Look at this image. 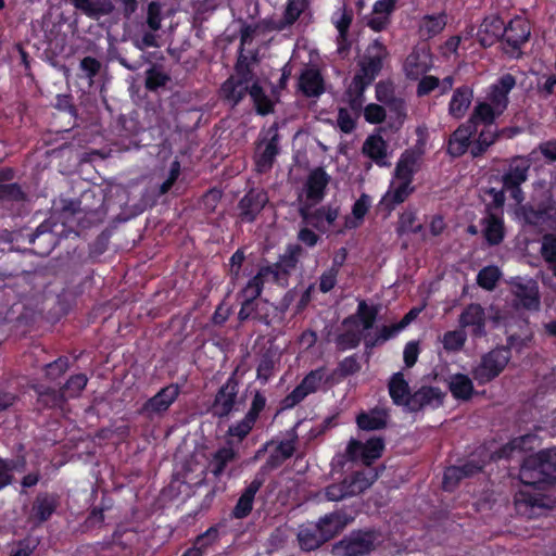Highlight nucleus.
<instances>
[{
  "mask_svg": "<svg viewBox=\"0 0 556 556\" xmlns=\"http://www.w3.org/2000/svg\"><path fill=\"white\" fill-rule=\"evenodd\" d=\"M268 202L267 193L260 189L250 190L239 202L240 217L253 222Z\"/></svg>",
  "mask_w": 556,
  "mask_h": 556,
  "instance_id": "aec40b11",
  "label": "nucleus"
},
{
  "mask_svg": "<svg viewBox=\"0 0 556 556\" xmlns=\"http://www.w3.org/2000/svg\"><path fill=\"white\" fill-rule=\"evenodd\" d=\"M421 157V152L416 150H406L395 168L396 179H406L412 181L413 174L418 169V162Z\"/></svg>",
  "mask_w": 556,
  "mask_h": 556,
  "instance_id": "7c9ffc66",
  "label": "nucleus"
},
{
  "mask_svg": "<svg viewBox=\"0 0 556 556\" xmlns=\"http://www.w3.org/2000/svg\"><path fill=\"white\" fill-rule=\"evenodd\" d=\"M306 3L304 0H289L283 18L279 20V24L274 25V28L283 29L292 25L304 11Z\"/></svg>",
  "mask_w": 556,
  "mask_h": 556,
  "instance_id": "de8ad7c7",
  "label": "nucleus"
},
{
  "mask_svg": "<svg viewBox=\"0 0 556 556\" xmlns=\"http://www.w3.org/2000/svg\"><path fill=\"white\" fill-rule=\"evenodd\" d=\"M101 67V62L92 56H85L79 63V68L83 71L84 76L90 81V84H92L93 78L100 73Z\"/></svg>",
  "mask_w": 556,
  "mask_h": 556,
  "instance_id": "680f3d73",
  "label": "nucleus"
},
{
  "mask_svg": "<svg viewBox=\"0 0 556 556\" xmlns=\"http://www.w3.org/2000/svg\"><path fill=\"white\" fill-rule=\"evenodd\" d=\"M431 54L425 47L415 48L406 58L404 71L407 78L417 80L431 67Z\"/></svg>",
  "mask_w": 556,
  "mask_h": 556,
  "instance_id": "a211bd4d",
  "label": "nucleus"
},
{
  "mask_svg": "<svg viewBox=\"0 0 556 556\" xmlns=\"http://www.w3.org/2000/svg\"><path fill=\"white\" fill-rule=\"evenodd\" d=\"M363 153L378 165H387V142L381 136H369L363 144Z\"/></svg>",
  "mask_w": 556,
  "mask_h": 556,
  "instance_id": "4c0bfd02",
  "label": "nucleus"
},
{
  "mask_svg": "<svg viewBox=\"0 0 556 556\" xmlns=\"http://www.w3.org/2000/svg\"><path fill=\"white\" fill-rule=\"evenodd\" d=\"M530 36L527 23L520 18L511 21L505 26L504 40L514 49H518Z\"/></svg>",
  "mask_w": 556,
  "mask_h": 556,
  "instance_id": "2f4dec72",
  "label": "nucleus"
},
{
  "mask_svg": "<svg viewBox=\"0 0 556 556\" xmlns=\"http://www.w3.org/2000/svg\"><path fill=\"white\" fill-rule=\"evenodd\" d=\"M301 251L300 247H296L293 250L289 251L288 255H285L281 261L274 266H268L261 268L260 273L253 277L247 288L244 289V301L241 305V308L238 314V318L241 321L248 320L250 318L258 319L260 321H263L264 324L268 325L269 320L266 316L261 315L260 313V305L262 304L260 301H256V299L261 295L262 289H263V277L266 275H274V278H278V269L283 270L285 273H288L289 269H292L295 267V264L298 262L296 253Z\"/></svg>",
  "mask_w": 556,
  "mask_h": 556,
  "instance_id": "f257e3e1",
  "label": "nucleus"
},
{
  "mask_svg": "<svg viewBox=\"0 0 556 556\" xmlns=\"http://www.w3.org/2000/svg\"><path fill=\"white\" fill-rule=\"evenodd\" d=\"M37 403L42 408L61 407L65 403V394L61 390H54L43 386H35Z\"/></svg>",
  "mask_w": 556,
  "mask_h": 556,
  "instance_id": "c9c22d12",
  "label": "nucleus"
},
{
  "mask_svg": "<svg viewBox=\"0 0 556 556\" xmlns=\"http://www.w3.org/2000/svg\"><path fill=\"white\" fill-rule=\"evenodd\" d=\"M114 10L115 4L113 0H92L89 17L98 20L101 16L112 14Z\"/></svg>",
  "mask_w": 556,
  "mask_h": 556,
  "instance_id": "0e129e2a",
  "label": "nucleus"
},
{
  "mask_svg": "<svg viewBox=\"0 0 556 556\" xmlns=\"http://www.w3.org/2000/svg\"><path fill=\"white\" fill-rule=\"evenodd\" d=\"M323 377L324 374L321 370H313L302 380L300 386L307 394H309L318 389Z\"/></svg>",
  "mask_w": 556,
  "mask_h": 556,
  "instance_id": "774afa93",
  "label": "nucleus"
},
{
  "mask_svg": "<svg viewBox=\"0 0 556 556\" xmlns=\"http://www.w3.org/2000/svg\"><path fill=\"white\" fill-rule=\"evenodd\" d=\"M179 394L177 386L170 384L161 389L154 396L149 399L140 409V414L149 419L161 416L175 402Z\"/></svg>",
  "mask_w": 556,
  "mask_h": 556,
  "instance_id": "4468645a",
  "label": "nucleus"
},
{
  "mask_svg": "<svg viewBox=\"0 0 556 556\" xmlns=\"http://www.w3.org/2000/svg\"><path fill=\"white\" fill-rule=\"evenodd\" d=\"M87 381L88 379L84 374L72 376L61 389V391L65 394V400L67 397L78 396L79 393L85 389Z\"/></svg>",
  "mask_w": 556,
  "mask_h": 556,
  "instance_id": "6e6d98bb",
  "label": "nucleus"
},
{
  "mask_svg": "<svg viewBox=\"0 0 556 556\" xmlns=\"http://www.w3.org/2000/svg\"><path fill=\"white\" fill-rule=\"evenodd\" d=\"M510 359V350L505 346L496 348L484 354L479 365L472 369L473 379L486 383L496 378Z\"/></svg>",
  "mask_w": 556,
  "mask_h": 556,
  "instance_id": "0eeeda50",
  "label": "nucleus"
},
{
  "mask_svg": "<svg viewBox=\"0 0 556 556\" xmlns=\"http://www.w3.org/2000/svg\"><path fill=\"white\" fill-rule=\"evenodd\" d=\"M446 25L445 16H425L420 25V33L427 37H433L441 33Z\"/></svg>",
  "mask_w": 556,
  "mask_h": 556,
  "instance_id": "8fccbe9b",
  "label": "nucleus"
},
{
  "mask_svg": "<svg viewBox=\"0 0 556 556\" xmlns=\"http://www.w3.org/2000/svg\"><path fill=\"white\" fill-rule=\"evenodd\" d=\"M448 389L457 400L468 401L473 393L471 379L463 374H455L450 377Z\"/></svg>",
  "mask_w": 556,
  "mask_h": 556,
  "instance_id": "e433bc0d",
  "label": "nucleus"
},
{
  "mask_svg": "<svg viewBox=\"0 0 556 556\" xmlns=\"http://www.w3.org/2000/svg\"><path fill=\"white\" fill-rule=\"evenodd\" d=\"M379 309V305L369 306L365 300H359L357 312L342 321L345 331L337 337V346L340 350L356 348L362 341L363 331L374 327Z\"/></svg>",
  "mask_w": 556,
  "mask_h": 556,
  "instance_id": "20e7f679",
  "label": "nucleus"
},
{
  "mask_svg": "<svg viewBox=\"0 0 556 556\" xmlns=\"http://www.w3.org/2000/svg\"><path fill=\"white\" fill-rule=\"evenodd\" d=\"M299 544L304 551H314L327 542L317 523L313 527H303L298 533Z\"/></svg>",
  "mask_w": 556,
  "mask_h": 556,
  "instance_id": "f704fd0d",
  "label": "nucleus"
},
{
  "mask_svg": "<svg viewBox=\"0 0 556 556\" xmlns=\"http://www.w3.org/2000/svg\"><path fill=\"white\" fill-rule=\"evenodd\" d=\"M516 79L510 74L503 75L497 84L493 85L489 96L490 104L503 113L508 105V93L515 87Z\"/></svg>",
  "mask_w": 556,
  "mask_h": 556,
  "instance_id": "393cba45",
  "label": "nucleus"
},
{
  "mask_svg": "<svg viewBox=\"0 0 556 556\" xmlns=\"http://www.w3.org/2000/svg\"><path fill=\"white\" fill-rule=\"evenodd\" d=\"M325 496L328 501L338 502L346 497H351L348 494L346 483L342 480L340 483H333L325 489Z\"/></svg>",
  "mask_w": 556,
  "mask_h": 556,
  "instance_id": "69168bd1",
  "label": "nucleus"
},
{
  "mask_svg": "<svg viewBox=\"0 0 556 556\" xmlns=\"http://www.w3.org/2000/svg\"><path fill=\"white\" fill-rule=\"evenodd\" d=\"M464 479L462 469L458 466L448 467L443 477V488L446 491H452L456 484Z\"/></svg>",
  "mask_w": 556,
  "mask_h": 556,
  "instance_id": "338daca9",
  "label": "nucleus"
},
{
  "mask_svg": "<svg viewBox=\"0 0 556 556\" xmlns=\"http://www.w3.org/2000/svg\"><path fill=\"white\" fill-rule=\"evenodd\" d=\"M267 136L268 138L260 141L257 146L255 165L258 173L269 170L274 164L276 155L279 153V135L276 125L269 127Z\"/></svg>",
  "mask_w": 556,
  "mask_h": 556,
  "instance_id": "ddd939ff",
  "label": "nucleus"
},
{
  "mask_svg": "<svg viewBox=\"0 0 556 556\" xmlns=\"http://www.w3.org/2000/svg\"><path fill=\"white\" fill-rule=\"evenodd\" d=\"M255 422L256 421L254 419L245 415L241 421L229 427L227 434L229 437L237 438L238 441H241L250 433Z\"/></svg>",
  "mask_w": 556,
  "mask_h": 556,
  "instance_id": "13d9d810",
  "label": "nucleus"
},
{
  "mask_svg": "<svg viewBox=\"0 0 556 556\" xmlns=\"http://www.w3.org/2000/svg\"><path fill=\"white\" fill-rule=\"evenodd\" d=\"M161 8L157 3L151 2L148 5L146 22L141 25L157 33L161 29Z\"/></svg>",
  "mask_w": 556,
  "mask_h": 556,
  "instance_id": "052dcab7",
  "label": "nucleus"
},
{
  "mask_svg": "<svg viewBox=\"0 0 556 556\" xmlns=\"http://www.w3.org/2000/svg\"><path fill=\"white\" fill-rule=\"evenodd\" d=\"M352 520L344 511L337 510L325 515L317 521L323 535L327 541L338 535Z\"/></svg>",
  "mask_w": 556,
  "mask_h": 556,
  "instance_id": "a878e982",
  "label": "nucleus"
},
{
  "mask_svg": "<svg viewBox=\"0 0 556 556\" xmlns=\"http://www.w3.org/2000/svg\"><path fill=\"white\" fill-rule=\"evenodd\" d=\"M330 177L321 167L313 169L305 182L306 200L303 205L314 206L319 203L325 195V189Z\"/></svg>",
  "mask_w": 556,
  "mask_h": 556,
  "instance_id": "f3484780",
  "label": "nucleus"
},
{
  "mask_svg": "<svg viewBox=\"0 0 556 556\" xmlns=\"http://www.w3.org/2000/svg\"><path fill=\"white\" fill-rule=\"evenodd\" d=\"M300 88L306 97H318L324 91L323 78L314 68L305 70L300 77Z\"/></svg>",
  "mask_w": 556,
  "mask_h": 556,
  "instance_id": "72a5a7b5",
  "label": "nucleus"
},
{
  "mask_svg": "<svg viewBox=\"0 0 556 556\" xmlns=\"http://www.w3.org/2000/svg\"><path fill=\"white\" fill-rule=\"evenodd\" d=\"M25 459L0 458V490L13 483V471H22L25 468Z\"/></svg>",
  "mask_w": 556,
  "mask_h": 556,
  "instance_id": "37998d69",
  "label": "nucleus"
},
{
  "mask_svg": "<svg viewBox=\"0 0 556 556\" xmlns=\"http://www.w3.org/2000/svg\"><path fill=\"white\" fill-rule=\"evenodd\" d=\"M264 480L261 478H255L244 490V492L239 497L236 506L233 507L232 515L233 517L241 519L247 517L253 506V501L255 497V494L263 485Z\"/></svg>",
  "mask_w": 556,
  "mask_h": 556,
  "instance_id": "cd10ccee",
  "label": "nucleus"
},
{
  "mask_svg": "<svg viewBox=\"0 0 556 556\" xmlns=\"http://www.w3.org/2000/svg\"><path fill=\"white\" fill-rule=\"evenodd\" d=\"M383 448L384 442L381 438H371L366 443L351 439L346 447V455L351 460L361 459L365 465H370L381 456Z\"/></svg>",
  "mask_w": 556,
  "mask_h": 556,
  "instance_id": "f8f14e48",
  "label": "nucleus"
},
{
  "mask_svg": "<svg viewBox=\"0 0 556 556\" xmlns=\"http://www.w3.org/2000/svg\"><path fill=\"white\" fill-rule=\"evenodd\" d=\"M399 180L400 182L394 190L389 191L384 197V201L390 202L393 206L403 203L414 190V188L410 187L412 181H406V179Z\"/></svg>",
  "mask_w": 556,
  "mask_h": 556,
  "instance_id": "3c124183",
  "label": "nucleus"
},
{
  "mask_svg": "<svg viewBox=\"0 0 556 556\" xmlns=\"http://www.w3.org/2000/svg\"><path fill=\"white\" fill-rule=\"evenodd\" d=\"M472 99V91L466 86L459 87L454 91L452 100L450 102V114L456 118L464 115L466 110L469 108Z\"/></svg>",
  "mask_w": 556,
  "mask_h": 556,
  "instance_id": "a19ab883",
  "label": "nucleus"
},
{
  "mask_svg": "<svg viewBox=\"0 0 556 556\" xmlns=\"http://www.w3.org/2000/svg\"><path fill=\"white\" fill-rule=\"evenodd\" d=\"M502 113L494 109L490 103L479 102L471 113L469 118L470 122H473V125L478 129L479 125H483V127L494 126V121Z\"/></svg>",
  "mask_w": 556,
  "mask_h": 556,
  "instance_id": "58836bf2",
  "label": "nucleus"
},
{
  "mask_svg": "<svg viewBox=\"0 0 556 556\" xmlns=\"http://www.w3.org/2000/svg\"><path fill=\"white\" fill-rule=\"evenodd\" d=\"M26 199L25 193L17 184H3L0 179V201L22 202Z\"/></svg>",
  "mask_w": 556,
  "mask_h": 556,
  "instance_id": "4d7b16f0",
  "label": "nucleus"
},
{
  "mask_svg": "<svg viewBox=\"0 0 556 556\" xmlns=\"http://www.w3.org/2000/svg\"><path fill=\"white\" fill-rule=\"evenodd\" d=\"M218 539V530L214 527L207 529L204 533L198 535L194 540L193 547L201 551L202 554Z\"/></svg>",
  "mask_w": 556,
  "mask_h": 556,
  "instance_id": "e2e57ef3",
  "label": "nucleus"
},
{
  "mask_svg": "<svg viewBox=\"0 0 556 556\" xmlns=\"http://www.w3.org/2000/svg\"><path fill=\"white\" fill-rule=\"evenodd\" d=\"M311 208L312 206L302 205L300 207V215L308 225L321 231L328 230L339 215L338 207L321 206L314 211Z\"/></svg>",
  "mask_w": 556,
  "mask_h": 556,
  "instance_id": "dca6fc26",
  "label": "nucleus"
},
{
  "mask_svg": "<svg viewBox=\"0 0 556 556\" xmlns=\"http://www.w3.org/2000/svg\"><path fill=\"white\" fill-rule=\"evenodd\" d=\"M515 507L519 515L536 518L556 508V498L546 494L520 491L515 497Z\"/></svg>",
  "mask_w": 556,
  "mask_h": 556,
  "instance_id": "6e6552de",
  "label": "nucleus"
},
{
  "mask_svg": "<svg viewBox=\"0 0 556 556\" xmlns=\"http://www.w3.org/2000/svg\"><path fill=\"white\" fill-rule=\"evenodd\" d=\"M296 439L298 434L295 432V428H293L289 432V439L279 442L276 448L270 453L263 468L270 471L280 467L293 455Z\"/></svg>",
  "mask_w": 556,
  "mask_h": 556,
  "instance_id": "4be33fe9",
  "label": "nucleus"
},
{
  "mask_svg": "<svg viewBox=\"0 0 556 556\" xmlns=\"http://www.w3.org/2000/svg\"><path fill=\"white\" fill-rule=\"evenodd\" d=\"M91 198H94L92 192H85L79 201H70L64 204L62 212L70 215H76L77 213L94 215L97 214V208L87 204L88 200Z\"/></svg>",
  "mask_w": 556,
  "mask_h": 556,
  "instance_id": "09e8293b",
  "label": "nucleus"
},
{
  "mask_svg": "<svg viewBox=\"0 0 556 556\" xmlns=\"http://www.w3.org/2000/svg\"><path fill=\"white\" fill-rule=\"evenodd\" d=\"M159 39L160 35L156 31L151 30L142 25L140 31L131 37L134 46L140 51H144L148 48H159Z\"/></svg>",
  "mask_w": 556,
  "mask_h": 556,
  "instance_id": "a18cd8bd",
  "label": "nucleus"
},
{
  "mask_svg": "<svg viewBox=\"0 0 556 556\" xmlns=\"http://www.w3.org/2000/svg\"><path fill=\"white\" fill-rule=\"evenodd\" d=\"M516 216L527 226L540 232L556 230V200L547 191L540 201L521 204L516 208Z\"/></svg>",
  "mask_w": 556,
  "mask_h": 556,
  "instance_id": "39448f33",
  "label": "nucleus"
},
{
  "mask_svg": "<svg viewBox=\"0 0 556 556\" xmlns=\"http://www.w3.org/2000/svg\"><path fill=\"white\" fill-rule=\"evenodd\" d=\"M466 341V334L462 330L447 331L443 337V346L447 351L460 350Z\"/></svg>",
  "mask_w": 556,
  "mask_h": 556,
  "instance_id": "bf43d9fd",
  "label": "nucleus"
},
{
  "mask_svg": "<svg viewBox=\"0 0 556 556\" xmlns=\"http://www.w3.org/2000/svg\"><path fill=\"white\" fill-rule=\"evenodd\" d=\"M505 25L496 15L488 16L481 23L477 33L481 46L490 47L500 39H504Z\"/></svg>",
  "mask_w": 556,
  "mask_h": 556,
  "instance_id": "412c9836",
  "label": "nucleus"
},
{
  "mask_svg": "<svg viewBox=\"0 0 556 556\" xmlns=\"http://www.w3.org/2000/svg\"><path fill=\"white\" fill-rule=\"evenodd\" d=\"M531 160L527 156L516 155L508 160L507 168L502 175L503 189L510 193V197L519 205L525 200L521 185L527 181L531 167Z\"/></svg>",
  "mask_w": 556,
  "mask_h": 556,
  "instance_id": "423d86ee",
  "label": "nucleus"
},
{
  "mask_svg": "<svg viewBox=\"0 0 556 556\" xmlns=\"http://www.w3.org/2000/svg\"><path fill=\"white\" fill-rule=\"evenodd\" d=\"M388 417L387 409L375 407L368 413H361L356 422L363 430H380L387 427Z\"/></svg>",
  "mask_w": 556,
  "mask_h": 556,
  "instance_id": "c756f323",
  "label": "nucleus"
},
{
  "mask_svg": "<svg viewBox=\"0 0 556 556\" xmlns=\"http://www.w3.org/2000/svg\"><path fill=\"white\" fill-rule=\"evenodd\" d=\"M540 253L556 276V233H545L542 237Z\"/></svg>",
  "mask_w": 556,
  "mask_h": 556,
  "instance_id": "c03bdc74",
  "label": "nucleus"
},
{
  "mask_svg": "<svg viewBox=\"0 0 556 556\" xmlns=\"http://www.w3.org/2000/svg\"><path fill=\"white\" fill-rule=\"evenodd\" d=\"M43 238L47 242L46 247H42L39 254L46 255L50 252L51 247L54 245V236L52 233V224L48 220L41 223L34 232L28 235L29 243H35L37 239Z\"/></svg>",
  "mask_w": 556,
  "mask_h": 556,
  "instance_id": "49530a36",
  "label": "nucleus"
},
{
  "mask_svg": "<svg viewBox=\"0 0 556 556\" xmlns=\"http://www.w3.org/2000/svg\"><path fill=\"white\" fill-rule=\"evenodd\" d=\"M460 327H471L475 337L485 336V314L480 304H469L459 316Z\"/></svg>",
  "mask_w": 556,
  "mask_h": 556,
  "instance_id": "b1692460",
  "label": "nucleus"
},
{
  "mask_svg": "<svg viewBox=\"0 0 556 556\" xmlns=\"http://www.w3.org/2000/svg\"><path fill=\"white\" fill-rule=\"evenodd\" d=\"M238 388V379L236 378V374H232L215 395L214 402L211 406V413L213 416L224 418L230 415L237 403Z\"/></svg>",
  "mask_w": 556,
  "mask_h": 556,
  "instance_id": "9b49d317",
  "label": "nucleus"
},
{
  "mask_svg": "<svg viewBox=\"0 0 556 556\" xmlns=\"http://www.w3.org/2000/svg\"><path fill=\"white\" fill-rule=\"evenodd\" d=\"M511 292L518 303L526 309L540 308L539 286L533 279L515 278L510 282Z\"/></svg>",
  "mask_w": 556,
  "mask_h": 556,
  "instance_id": "2eb2a0df",
  "label": "nucleus"
},
{
  "mask_svg": "<svg viewBox=\"0 0 556 556\" xmlns=\"http://www.w3.org/2000/svg\"><path fill=\"white\" fill-rule=\"evenodd\" d=\"M483 236L490 245H497L504 239L503 219L488 210L486 216L482 219Z\"/></svg>",
  "mask_w": 556,
  "mask_h": 556,
  "instance_id": "c85d7f7f",
  "label": "nucleus"
},
{
  "mask_svg": "<svg viewBox=\"0 0 556 556\" xmlns=\"http://www.w3.org/2000/svg\"><path fill=\"white\" fill-rule=\"evenodd\" d=\"M377 534L375 531H353L333 546L337 555L364 556L376 547Z\"/></svg>",
  "mask_w": 556,
  "mask_h": 556,
  "instance_id": "1a4fd4ad",
  "label": "nucleus"
},
{
  "mask_svg": "<svg viewBox=\"0 0 556 556\" xmlns=\"http://www.w3.org/2000/svg\"><path fill=\"white\" fill-rule=\"evenodd\" d=\"M444 396L445 393L439 388L421 387L408 396L406 407L410 412H418L426 406H440L443 403Z\"/></svg>",
  "mask_w": 556,
  "mask_h": 556,
  "instance_id": "6ab92c4d",
  "label": "nucleus"
},
{
  "mask_svg": "<svg viewBox=\"0 0 556 556\" xmlns=\"http://www.w3.org/2000/svg\"><path fill=\"white\" fill-rule=\"evenodd\" d=\"M415 222H416V212L410 208L404 211L400 216V220H399L397 228H396L397 233L399 235H403L406 232L417 233V232L421 231L422 225L421 224L415 225Z\"/></svg>",
  "mask_w": 556,
  "mask_h": 556,
  "instance_id": "603ef678",
  "label": "nucleus"
},
{
  "mask_svg": "<svg viewBox=\"0 0 556 556\" xmlns=\"http://www.w3.org/2000/svg\"><path fill=\"white\" fill-rule=\"evenodd\" d=\"M371 84L367 83L361 76L354 75L352 81L344 92V101L349 104L350 109L359 114L364 104V91Z\"/></svg>",
  "mask_w": 556,
  "mask_h": 556,
  "instance_id": "bb28decb",
  "label": "nucleus"
},
{
  "mask_svg": "<svg viewBox=\"0 0 556 556\" xmlns=\"http://www.w3.org/2000/svg\"><path fill=\"white\" fill-rule=\"evenodd\" d=\"M500 276L501 273L497 267L486 266L478 273L477 283L485 290H493Z\"/></svg>",
  "mask_w": 556,
  "mask_h": 556,
  "instance_id": "5fc2aeb1",
  "label": "nucleus"
},
{
  "mask_svg": "<svg viewBox=\"0 0 556 556\" xmlns=\"http://www.w3.org/2000/svg\"><path fill=\"white\" fill-rule=\"evenodd\" d=\"M377 479V473L369 471H356L344 480L346 483L348 494L351 496L358 495L366 491Z\"/></svg>",
  "mask_w": 556,
  "mask_h": 556,
  "instance_id": "473e14b6",
  "label": "nucleus"
},
{
  "mask_svg": "<svg viewBox=\"0 0 556 556\" xmlns=\"http://www.w3.org/2000/svg\"><path fill=\"white\" fill-rule=\"evenodd\" d=\"M169 81V76L164 73L160 67L152 66L146 72V88L149 90H156L164 87Z\"/></svg>",
  "mask_w": 556,
  "mask_h": 556,
  "instance_id": "864d4df0",
  "label": "nucleus"
},
{
  "mask_svg": "<svg viewBox=\"0 0 556 556\" xmlns=\"http://www.w3.org/2000/svg\"><path fill=\"white\" fill-rule=\"evenodd\" d=\"M258 65V56L256 52L245 54L242 50L239 53L235 74L231 75L222 86L225 98L232 103L238 104L245 96L249 87L258 81L254 68Z\"/></svg>",
  "mask_w": 556,
  "mask_h": 556,
  "instance_id": "7ed1b4c3",
  "label": "nucleus"
},
{
  "mask_svg": "<svg viewBox=\"0 0 556 556\" xmlns=\"http://www.w3.org/2000/svg\"><path fill=\"white\" fill-rule=\"evenodd\" d=\"M520 481L536 489L556 482V448L541 451L523 460L519 471Z\"/></svg>",
  "mask_w": 556,
  "mask_h": 556,
  "instance_id": "f03ea898",
  "label": "nucleus"
},
{
  "mask_svg": "<svg viewBox=\"0 0 556 556\" xmlns=\"http://www.w3.org/2000/svg\"><path fill=\"white\" fill-rule=\"evenodd\" d=\"M389 393L394 404L406 406L409 394V386L402 372H396L389 381Z\"/></svg>",
  "mask_w": 556,
  "mask_h": 556,
  "instance_id": "ea45409f",
  "label": "nucleus"
},
{
  "mask_svg": "<svg viewBox=\"0 0 556 556\" xmlns=\"http://www.w3.org/2000/svg\"><path fill=\"white\" fill-rule=\"evenodd\" d=\"M255 110L260 115H267L274 111V102L267 97L258 81H254L248 89Z\"/></svg>",
  "mask_w": 556,
  "mask_h": 556,
  "instance_id": "79ce46f5",
  "label": "nucleus"
},
{
  "mask_svg": "<svg viewBox=\"0 0 556 556\" xmlns=\"http://www.w3.org/2000/svg\"><path fill=\"white\" fill-rule=\"evenodd\" d=\"M58 505L59 498L55 494L39 493L33 503L29 519L40 525L52 516Z\"/></svg>",
  "mask_w": 556,
  "mask_h": 556,
  "instance_id": "5701e85b",
  "label": "nucleus"
},
{
  "mask_svg": "<svg viewBox=\"0 0 556 556\" xmlns=\"http://www.w3.org/2000/svg\"><path fill=\"white\" fill-rule=\"evenodd\" d=\"M389 55L386 46L378 39L374 40L366 49L362 60L358 62L359 70L356 75L367 83L372 84L382 70L383 60Z\"/></svg>",
  "mask_w": 556,
  "mask_h": 556,
  "instance_id": "9d476101",
  "label": "nucleus"
}]
</instances>
